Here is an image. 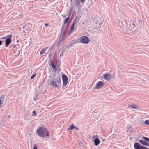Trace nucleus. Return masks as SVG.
I'll use <instances>...</instances> for the list:
<instances>
[{"label": "nucleus", "mask_w": 149, "mask_h": 149, "mask_svg": "<svg viewBox=\"0 0 149 149\" xmlns=\"http://www.w3.org/2000/svg\"><path fill=\"white\" fill-rule=\"evenodd\" d=\"M65 32L61 31L59 38V42H58L59 44H60L61 42L63 41V38L65 35Z\"/></svg>", "instance_id": "nucleus-7"}, {"label": "nucleus", "mask_w": 149, "mask_h": 149, "mask_svg": "<svg viewBox=\"0 0 149 149\" xmlns=\"http://www.w3.org/2000/svg\"><path fill=\"white\" fill-rule=\"evenodd\" d=\"M72 0H71V1H72Z\"/></svg>", "instance_id": "nucleus-47"}, {"label": "nucleus", "mask_w": 149, "mask_h": 149, "mask_svg": "<svg viewBox=\"0 0 149 149\" xmlns=\"http://www.w3.org/2000/svg\"><path fill=\"white\" fill-rule=\"evenodd\" d=\"M45 26H48V24H45Z\"/></svg>", "instance_id": "nucleus-40"}, {"label": "nucleus", "mask_w": 149, "mask_h": 149, "mask_svg": "<svg viewBox=\"0 0 149 149\" xmlns=\"http://www.w3.org/2000/svg\"><path fill=\"white\" fill-rule=\"evenodd\" d=\"M48 48V47H45V48H44L40 52V55H42V54H43L44 53H45V50L47 49Z\"/></svg>", "instance_id": "nucleus-17"}, {"label": "nucleus", "mask_w": 149, "mask_h": 149, "mask_svg": "<svg viewBox=\"0 0 149 149\" xmlns=\"http://www.w3.org/2000/svg\"><path fill=\"white\" fill-rule=\"evenodd\" d=\"M94 136H93V138H94Z\"/></svg>", "instance_id": "nucleus-45"}, {"label": "nucleus", "mask_w": 149, "mask_h": 149, "mask_svg": "<svg viewBox=\"0 0 149 149\" xmlns=\"http://www.w3.org/2000/svg\"><path fill=\"white\" fill-rule=\"evenodd\" d=\"M128 107L132 108H134L135 109H137V107L135 104H132V105H128Z\"/></svg>", "instance_id": "nucleus-18"}, {"label": "nucleus", "mask_w": 149, "mask_h": 149, "mask_svg": "<svg viewBox=\"0 0 149 149\" xmlns=\"http://www.w3.org/2000/svg\"><path fill=\"white\" fill-rule=\"evenodd\" d=\"M12 36V35H9L8 36H6L7 38H6L5 42V46L6 47H8L10 44L11 42V38Z\"/></svg>", "instance_id": "nucleus-3"}, {"label": "nucleus", "mask_w": 149, "mask_h": 149, "mask_svg": "<svg viewBox=\"0 0 149 149\" xmlns=\"http://www.w3.org/2000/svg\"><path fill=\"white\" fill-rule=\"evenodd\" d=\"M143 139L145 140L147 142L149 141V138L145 137H143L142 138Z\"/></svg>", "instance_id": "nucleus-21"}, {"label": "nucleus", "mask_w": 149, "mask_h": 149, "mask_svg": "<svg viewBox=\"0 0 149 149\" xmlns=\"http://www.w3.org/2000/svg\"><path fill=\"white\" fill-rule=\"evenodd\" d=\"M131 28L132 29L135 26V25L133 23H132L130 24Z\"/></svg>", "instance_id": "nucleus-23"}, {"label": "nucleus", "mask_w": 149, "mask_h": 149, "mask_svg": "<svg viewBox=\"0 0 149 149\" xmlns=\"http://www.w3.org/2000/svg\"><path fill=\"white\" fill-rule=\"evenodd\" d=\"M139 142L142 145H143L148 146H149V143L145 141L140 140H139Z\"/></svg>", "instance_id": "nucleus-11"}, {"label": "nucleus", "mask_w": 149, "mask_h": 149, "mask_svg": "<svg viewBox=\"0 0 149 149\" xmlns=\"http://www.w3.org/2000/svg\"><path fill=\"white\" fill-rule=\"evenodd\" d=\"M36 132L38 135L40 137H47V138L49 137L48 131L45 128L41 127L38 128Z\"/></svg>", "instance_id": "nucleus-1"}, {"label": "nucleus", "mask_w": 149, "mask_h": 149, "mask_svg": "<svg viewBox=\"0 0 149 149\" xmlns=\"http://www.w3.org/2000/svg\"><path fill=\"white\" fill-rule=\"evenodd\" d=\"M104 86L103 82L100 81L98 82L96 86V88L97 89H99L101 88Z\"/></svg>", "instance_id": "nucleus-9"}, {"label": "nucleus", "mask_w": 149, "mask_h": 149, "mask_svg": "<svg viewBox=\"0 0 149 149\" xmlns=\"http://www.w3.org/2000/svg\"><path fill=\"white\" fill-rule=\"evenodd\" d=\"M77 2L75 3V5H77V3H78V0H76Z\"/></svg>", "instance_id": "nucleus-38"}, {"label": "nucleus", "mask_w": 149, "mask_h": 149, "mask_svg": "<svg viewBox=\"0 0 149 149\" xmlns=\"http://www.w3.org/2000/svg\"><path fill=\"white\" fill-rule=\"evenodd\" d=\"M63 55V52H61L60 53V56H62Z\"/></svg>", "instance_id": "nucleus-32"}, {"label": "nucleus", "mask_w": 149, "mask_h": 149, "mask_svg": "<svg viewBox=\"0 0 149 149\" xmlns=\"http://www.w3.org/2000/svg\"><path fill=\"white\" fill-rule=\"evenodd\" d=\"M13 52V55L15 57L19 56L20 53V51L17 49H14Z\"/></svg>", "instance_id": "nucleus-10"}, {"label": "nucleus", "mask_w": 149, "mask_h": 149, "mask_svg": "<svg viewBox=\"0 0 149 149\" xmlns=\"http://www.w3.org/2000/svg\"><path fill=\"white\" fill-rule=\"evenodd\" d=\"M65 50H66V49H65V48H64V49H62V52H64L65 51Z\"/></svg>", "instance_id": "nucleus-37"}, {"label": "nucleus", "mask_w": 149, "mask_h": 149, "mask_svg": "<svg viewBox=\"0 0 149 149\" xmlns=\"http://www.w3.org/2000/svg\"><path fill=\"white\" fill-rule=\"evenodd\" d=\"M2 44V42L1 40H0V45H1Z\"/></svg>", "instance_id": "nucleus-39"}, {"label": "nucleus", "mask_w": 149, "mask_h": 149, "mask_svg": "<svg viewBox=\"0 0 149 149\" xmlns=\"http://www.w3.org/2000/svg\"><path fill=\"white\" fill-rule=\"evenodd\" d=\"M4 98V97L3 95H2L0 97V99H1L2 98L3 99Z\"/></svg>", "instance_id": "nucleus-33"}, {"label": "nucleus", "mask_w": 149, "mask_h": 149, "mask_svg": "<svg viewBox=\"0 0 149 149\" xmlns=\"http://www.w3.org/2000/svg\"><path fill=\"white\" fill-rule=\"evenodd\" d=\"M144 123L147 125H149V119L146 120L144 121Z\"/></svg>", "instance_id": "nucleus-22"}, {"label": "nucleus", "mask_w": 149, "mask_h": 149, "mask_svg": "<svg viewBox=\"0 0 149 149\" xmlns=\"http://www.w3.org/2000/svg\"><path fill=\"white\" fill-rule=\"evenodd\" d=\"M38 95H34V99L35 100H36V98L38 97Z\"/></svg>", "instance_id": "nucleus-26"}, {"label": "nucleus", "mask_w": 149, "mask_h": 149, "mask_svg": "<svg viewBox=\"0 0 149 149\" xmlns=\"http://www.w3.org/2000/svg\"><path fill=\"white\" fill-rule=\"evenodd\" d=\"M85 0H80V1H81L82 2V3H83L84 1Z\"/></svg>", "instance_id": "nucleus-42"}, {"label": "nucleus", "mask_w": 149, "mask_h": 149, "mask_svg": "<svg viewBox=\"0 0 149 149\" xmlns=\"http://www.w3.org/2000/svg\"><path fill=\"white\" fill-rule=\"evenodd\" d=\"M71 10H70L69 11V13L68 14V17H69V18H70V15H71Z\"/></svg>", "instance_id": "nucleus-30"}, {"label": "nucleus", "mask_w": 149, "mask_h": 149, "mask_svg": "<svg viewBox=\"0 0 149 149\" xmlns=\"http://www.w3.org/2000/svg\"><path fill=\"white\" fill-rule=\"evenodd\" d=\"M134 146L135 149H149L144 146L140 145L139 143L135 142Z\"/></svg>", "instance_id": "nucleus-5"}, {"label": "nucleus", "mask_w": 149, "mask_h": 149, "mask_svg": "<svg viewBox=\"0 0 149 149\" xmlns=\"http://www.w3.org/2000/svg\"><path fill=\"white\" fill-rule=\"evenodd\" d=\"M51 85L55 87L59 88L61 86L60 79H58L56 81L51 80L50 81Z\"/></svg>", "instance_id": "nucleus-2"}, {"label": "nucleus", "mask_w": 149, "mask_h": 149, "mask_svg": "<svg viewBox=\"0 0 149 149\" xmlns=\"http://www.w3.org/2000/svg\"><path fill=\"white\" fill-rule=\"evenodd\" d=\"M95 144L96 146H97L99 144L100 141L98 138H95L94 140Z\"/></svg>", "instance_id": "nucleus-13"}, {"label": "nucleus", "mask_w": 149, "mask_h": 149, "mask_svg": "<svg viewBox=\"0 0 149 149\" xmlns=\"http://www.w3.org/2000/svg\"><path fill=\"white\" fill-rule=\"evenodd\" d=\"M76 129V131H78L79 130V128L78 127H76L74 128Z\"/></svg>", "instance_id": "nucleus-35"}, {"label": "nucleus", "mask_w": 149, "mask_h": 149, "mask_svg": "<svg viewBox=\"0 0 149 149\" xmlns=\"http://www.w3.org/2000/svg\"><path fill=\"white\" fill-rule=\"evenodd\" d=\"M60 63L59 64H58L57 66L58 67L59 66H60Z\"/></svg>", "instance_id": "nucleus-44"}, {"label": "nucleus", "mask_w": 149, "mask_h": 149, "mask_svg": "<svg viewBox=\"0 0 149 149\" xmlns=\"http://www.w3.org/2000/svg\"><path fill=\"white\" fill-rule=\"evenodd\" d=\"M6 38H7V37H6H6H3V38H0V39H6Z\"/></svg>", "instance_id": "nucleus-36"}, {"label": "nucleus", "mask_w": 149, "mask_h": 149, "mask_svg": "<svg viewBox=\"0 0 149 149\" xmlns=\"http://www.w3.org/2000/svg\"><path fill=\"white\" fill-rule=\"evenodd\" d=\"M80 40L81 42L84 44H88L89 41L88 37L86 36H82L80 38Z\"/></svg>", "instance_id": "nucleus-4"}, {"label": "nucleus", "mask_w": 149, "mask_h": 149, "mask_svg": "<svg viewBox=\"0 0 149 149\" xmlns=\"http://www.w3.org/2000/svg\"><path fill=\"white\" fill-rule=\"evenodd\" d=\"M75 25L74 24H72V25L71 26L70 28V30L71 31L73 30L74 28L75 27Z\"/></svg>", "instance_id": "nucleus-20"}, {"label": "nucleus", "mask_w": 149, "mask_h": 149, "mask_svg": "<svg viewBox=\"0 0 149 149\" xmlns=\"http://www.w3.org/2000/svg\"><path fill=\"white\" fill-rule=\"evenodd\" d=\"M126 29L128 31H130L132 29L131 28H130L128 27H127V26H126Z\"/></svg>", "instance_id": "nucleus-25"}, {"label": "nucleus", "mask_w": 149, "mask_h": 149, "mask_svg": "<svg viewBox=\"0 0 149 149\" xmlns=\"http://www.w3.org/2000/svg\"><path fill=\"white\" fill-rule=\"evenodd\" d=\"M78 22V17H76L72 23L75 25Z\"/></svg>", "instance_id": "nucleus-16"}, {"label": "nucleus", "mask_w": 149, "mask_h": 149, "mask_svg": "<svg viewBox=\"0 0 149 149\" xmlns=\"http://www.w3.org/2000/svg\"><path fill=\"white\" fill-rule=\"evenodd\" d=\"M29 25L28 24H26L25 25L23 26V29H25L26 27H28Z\"/></svg>", "instance_id": "nucleus-24"}, {"label": "nucleus", "mask_w": 149, "mask_h": 149, "mask_svg": "<svg viewBox=\"0 0 149 149\" xmlns=\"http://www.w3.org/2000/svg\"><path fill=\"white\" fill-rule=\"evenodd\" d=\"M36 75V74H33L31 77V79H33Z\"/></svg>", "instance_id": "nucleus-27"}, {"label": "nucleus", "mask_w": 149, "mask_h": 149, "mask_svg": "<svg viewBox=\"0 0 149 149\" xmlns=\"http://www.w3.org/2000/svg\"><path fill=\"white\" fill-rule=\"evenodd\" d=\"M104 141H105V139H102V141H103V142Z\"/></svg>", "instance_id": "nucleus-43"}, {"label": "nucleus", "mask_w": 149, "mask_h": 149, "mask_svg": "<svg viewBox=\"0 0 149 149\" xmlns=\"http://www.w3.org/2000/svg\"><path fill=\"white\" fill-rule=\"evenodd\" d=\"M70 33V32H69V34Z\"/></svg>", "instance_id": "nucleus-46"}, {"label": "nucleus", "mask_w": 149, "mask_h": 149, "mask_svg": "<svg viewBox=\"0 0 149 149\" xmlns=\"http://www.w3.org/2000/svg\"><path fill=\"white\" fill-rule=\"evenodd\" d=\"M70 19V18L69 17H68L66 18L64 20L63 22V24H66L68 22L69 20Z\"/></svg>", "instance_id": "nucleus-19"}, {"label": "nucleus", "mask_w": 149, "mask_h": 149, "mask_svg": "<svg viewBox=\"0 0 149 149\" xmlns=\"http://www.w3.org/2000/svg\"><path fill=\"white\" fill-rule=\"evenodd\" d=\"M33 149H38L37 146L36 144H35L34 145Z\"/></svg>", "instance_id": "nucleus-28"}, {"label": "nucleus", "mask_w": 149, "mask_h": 149, "mask_svg": "<svg viewBox=\"0 0 149 149\" xmlns=\"http://www.w3.org/2000/svg\"><path fill=\"white\" fill-rule=\"evenodd\" d=\"M63 79V86L64 87L67 84L68 82V79L66 75L65 74H63L62 75Z\"/></svg>", "instance_id": "nucleus-6"}, {"label": "nucleus", "mask_w": 149, "mask_h": 149, "mask_svg": "<svg viewBox=\"0 0 149 149\" xmlns=\"http://www.w3.org/2000/svg\"><path fill=\"white\" fill-rule=\"evenodd\" d=\"M136 32H137V31H132V33H133V34H136Z\"/></svg>", "instance_id": "nucleus-29"}, {"label": "nucleus", "mask_w": 149, "mask_h": 149, "mask_svg": "<svg viewBox=\"0 0 149 149\" xmlns=\"http://www.w3.org/2000/svg\"><path fill=\"white\" fill-rule=\"evenodd\" d=\"M103 78L107 81H109L111 79V74L109 73H106L104 75Z\"/></svg>", "instance_id": "nucleus-8"}, {"label": "nucleus", "mask_w": 149, "mask_h": 149, "mask_svg": "<svg viewBox=\"0 0 149 149\" xmlns=\"http://www.w3.org/2000/svg\"><path fill=\"white\" fill-rule=\"evenodd\" d=\"M75 127L76 126L73 124H72V125H70V127L67 129V130H72L74 129Z\"/></svg>", "instance_id": "nucleus-15"}, {"label": "nucleus", "mask_w": 149, "mask_h": 149, "mask_svg": "<svg viewBox=\"0 0 149 149\" xmlns=\"http://www.w3.org/2000/svg\"><path fill=\"white\" fill-rule=\"evenodd\" d=\"M33 115L34 116H36V113L35 111H34L33 112Z\"/></svg>", "instance_id": "nucleus-31"}, {"label": "nucleus", "mask_w": 149, "mask_h": 149, "mask_svg": "<svg viewBox=\"0 0 149 149\" xmlns=\"http://www.w3.org/2000/svg\"><path fill=\"white\" fill-rule=\"evenodd\" d=\"M11 47L13 46V48H15L16 47V45H12Z\"/></svg>", "instance_id": "nucleus-34"}, {"label": "nucleus", "mask_w": 149, "mask_h": 149, "mask_svg": "<svg viewBox=\"0 0 149 149\" xmlns=\"http://www.w3.org/2000/svg\"><path fill=\"white\" fill-rule=\"evenodd\" d=\"M62 16L63 17V18H65L66 17L65 15H62Z\"/></svg>", "instance_id": "nucleus-41"}, {"label": "nucleus", "mask_w": 149, "mask_h": 149, "mask_svg": "<svg viewBox=\"0 0 149 149\" xmlns=\"http://www.w3.org/2000/svg\"><path fill=\"white\" fill-rule=\"evenodd\" d=\"M50 65L54 71L56 70L57 68L56 66L55 65L53 61L52 60L50 61Z\"/></svg>", "instance_id": "nucleus-12"}, {"label": "nucleus", "mask_w": 149, "mask_h": 149, "mask_svg": "<svg viewBox=\"0 0 149 149\" xmlns=\"http://www.w3.org/2000/svg\"><path fill=\"white\" fill-rule=\"evenodd\" d=\"M67 28L66 25V24H63V25L61 28V31L66 32L67 30Z\"/></svg>", "instance_id": "nucleus-14"}]
</instances>
